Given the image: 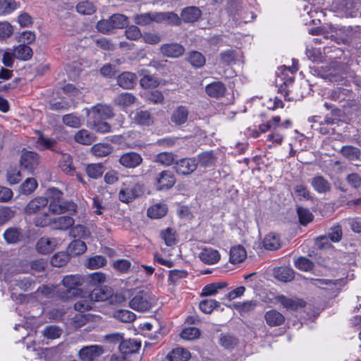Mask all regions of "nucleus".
Wrapping results in <instances>:
<instances>
[{
    "mask_svg": "<svg viewBox=\"0 0 361 361\" xmlns=\"http://www.w3.org/2000/svg\"><path fill=\"white\" fill-rule=\"evenodd\" d=\"M144 192L142 184L134 178H126L121 183L118 199L122 202L129 203L142 196Z\"/></svg>",
    "mask_w": 361,
    "mask_h": 361,
    "instance_id": "1",
    "label": "nucleus"
},
{
    "mask_svg": "<svg viewBox=\"0 0 361 361\" xmlns=\"http://www.w3.org/2000/svg\"><path fill=\"white\" fill-rule=\"evenodd\" d=\"M62 284L66 288L65 290H59L57 292L59 298L63 302L73 300L82 293L81 289L78 288L82 284V280L80 275H68L63 277Z\"/></svg>",
    "mask_w": 361,
    "mask_h": 361,
    "instance_id": "2",
    "label": "nucleus"
},
{
    "mask_svg": "<svg viewBox=\"0 0 361 361\" xmlns=\"http://www.w3.org/2000/svg\"><path fill=\"white\" fill-rule=\"evenodd\" d=\"M49 211L53 214H61L66 212L75 213L77 210V205L73 202L62 200V192L56 188L49 190Z\"/></svg>",
    "mask_w": 361,
    "mask_h": 361,
    "instance_id": "3",
    "label": "nucleus"
},
{
    "mask_svg": "<svg viewBox=\"0 0 361 361\" xmlns=\"http://www.w3.org/2000/svg\"><path fill=\"white\" fill-rule=\"evenodd\" d=\"M154 300L147 292L140 291L130 301V307L134 310L146 312L154 305Z\"/></svg>",
    "mask_w": 361,
    "mask_h": 361,
    "instance_id": "4",
    "label": "nucleus"
},
{
    "mask_svg": "<svg viewBox=\"0 0 361 361\" xmlns=\"http://www.w3.org/2000/svg\"><path fill=\"white\" fill-rule=\"evenodd\" d=\"M87 115L92 120H104L112 118L114 114L110 106L97 104L90 109H87Z\"/></svg>",
    "mask_w": 361,
    "mask_h": 361,
    "instance_id": "5",
    "label": "nucleus"
},
{
    "mask_svg": "<svg viewBox=\"0 0 361 361\" xmlns=\"http://www.w3.org/2000/svg\"><path fill=\"white\" fill-rule=\"evenodd\" d=\"M176 183V178L173 173L164 170L158 173L154 180V185L158 190H168Z\"/></svg>",
    "mask_w": 361,
    "mask_h": 361,
    "instance_id": "6",
    "label": "nucleus"
},
{
    "mask_svg": "<svg viewBox=\"0 0 361 361\" xmlns=\"http://www.w3.org/2000/svg\"><path fill=\"white\" fill-rule=\"evenodd\" d=\"M104 353V347L98 345L85 346L78 352V357L82 361H93Z\"/></svg>",
    "mask_w": 361,
    "mask_h": 361,
    "instance_id": "7",
    "label": "nucleus"
},
{
    "mask_svg": "<svg viewBox=\"0 0 361 361\" xmlns=\"http://www.w3.org/2000/svg\"><path fill=\"white\" fill-rule=\"evenodd\" d=\"M197 166L195 159L184 158L176 162L174 169L177 173L187 176L192 173Z\"/></svg>",
    "mask_w": 361,
    "mask_h": 361,
    "instance_id": "8",
    "label": "nucleus"
},
{
    "mask_svg": "<svg viewBox=\"0 0 361 361\" xmlns=\"http://www.w3.org/2000/svg\"><path fill=\"white\" fill-rule=\"evenodd\" d=\"M142 162V158L138 153L134 152H126L119 159V163L124 167L133 169Z\"/></svg>",
    "mask_w": 361,
    "mask_h": 361,
    "instance_id": "9",
    "label": "nucleus"
},
{
    "mask_svg": "<svg viewBox=\"0 0 361 361\" xmlns=\"http://www.w3.org/2000/svg\"><path fill=\"white\" fill-rule=\"evenodd\" d=\"M202 16L201 10L196 6H188L182 9L180 19L185 23L197 22Z\"/></svg>",
    "mask_w": 361,
    "mask_h": 361,
    "instance_id": "10",
    "label": "nucleus"
},
{
    "mask_svg": "<svg viewBox=\"0 0 361 361\" xmlns=\"http://www.w3.org/2000/svg\"><path fill=\"white\" fill-rule=\"evenodd\" d=\"M188 116V108L180 105L173 111L171 116V121L176 126H182L187 123Z\"/></svg>",
    "mask_w": 361,
    "mask_h": 361,
    "instance_id": "11",
    "label": "nucleus"
},
{
    "mask_svg": "<svg viewBox=\"0 0 361 361\" xmlns=\"http://www.w3.org/2000/svg\"><path fill=\"white\" fill-rule=\"evenodd\" d=\"M74 224V219L69 216H61L54 218L49 223L53 229L60 231H67L71 229Z\"/></svg>",
    "mask_w": 361,
    "mask_h": 361,
    "instance_id": "12",
    "label": "nucleus"
},
{
    "mask_svg": "<svg viewBox=\"0 0 361 361\" xmlns=\"http://www.w3.org/2000/svg\"><path fill=\"white\" fill-rule=\"evenodd\" d=\"M112 289L109 286H103L94 288L89 295L88 298L92 302L105 301L110 299Z\"/></svg>",
    "mask_w": 361,
    "mask_h": 361,
    "instance_id": "13",
    "label": "nucleus"
},
{
    "mask_svg": "<svg viewBox=\"0 0 361 361\" xmlns=\"http://www.w3.org/2000/svg\"><path fill=\"white\" fill-rule=\"evenodd\" d=\"M131 118L133 121L140 126H150L153 123V118L147 111L137 109L132 112Z\"/></svg>",
    "mask_w": 361,
    "mask_h": 361,
    "instance_id": "14",
    "label": "nucleus"
},
{
    "mask_svg": "<svg viewBox=\"0 0 361 361\" xmlns=\"http://www.w3.org/2000/svg\"><path fill=\"white\" fill-rule=\"evenodd\" d=\"M161 52L167 57L177 58L182 56L185 51L183 47L179 44H166L161 47Z\"/></svg>",
    "mask_w": 361,
    "mask_h": 361,
    "instance_id": "15",
    "label": "nucleus"
},
{
    "mask_svg": "<svg viewBox=\"0 0 361 361\" xmlns=\"http://www.w3.org/2000/svg\"><path fill=\"white\" fill-rule=\"evenodd\" d=\"M57 240L55 238L48 237L41 238L36 244L37 250L42 254H47L52 252L56 247Z\"/></svg>",
    "mask_w": 361,
    "mask_h": 361,
    "instance_id": "16",
    "label": "nucleus"
},
{
    "mask_svg": "<svg viewBox=\"0 0 361 361\" xmlns=\"http://www.w3.org/2000/svg\"><path fill=\"white\" fill-rule=\"evenodd\" d=\"M202 262L207 264H214L220 259V254L216 250L212 248H204L199 254Z\"/></svg>",
    "mask_w": 361,
    "mask_h": 361,
    "instance_id": "17",
    "label": "nucleus"
},
{
    "mask_svg": "<svg viewBox=\"0 0 361 361\" xmlns=\"http://www.w3.org/2000/svg\"><path fill=\"white\" fill-rule=\"evenodd\" d=\"M277 301L285 308L290 310H296L299 307H303L305 302L298 298H288L284 295H279L276 298Z\"/></svg>",
    "mask_w": 361,
    "mask_h": 361,
    "instance_id": "18",
    "label": "nucleus"
},
{
    "mask_svg": "<svg viewBox=\"0 0 361 361\" xmlns=\"http://www.w3.org/2000/svg\"><path fill=\"white\" fill-rule=\"evenodd\" d=\"M157 23L166 22L171 25H180V17L174 12H157Z\"/></svg>",
    "mask_w": 361,
    "mask_h": 361,
    "instance_id": "19",
    "label": "nucleus"
},
{
    "mask_svg": "<svg viewBox=\"0 0 361 361\" xmlns=\"http://www.w3.org/2000/svg\"><path fill=\"white\" fill-rule=\"evenodd\" d=\"M226 88L220 81L214 82L207 85L205 87L206 93L212 97L219 98L224 95Z\"/></svg>",
    "mask_w": 361,
    "mask_h": 361,
    "instance_id": "20",
    "label": "nucleus"
},
{
    "mask_svg": "<svg viewBox=\"0 0 361 361\" xmlns=\"http://www.w3.org/2000/svg\"><path fill=\"white\" fill-rule=\"evenodd\" d=\"M137 76L130 72H124L117 78L118 85L124 89L133 88L136 83Z\"/></svg>",
    "mask_w": 361,
    "mask_h": 361,
    "instance_id": "21",
    "label": "nucleus"
},
{
    "mask_svg": "<svg viewBox=\"0 0 361 361\" xmlns=\"http://www.w3.org/2000/svg\"><path fill=\"white\" fill-rule=\"evenodd\" d=\"M133 20L136 25L140 26L149 25L152 22L157 23V12L136 14L133 16Z\"/></svg>",
    "mask_w": 361,
    "mask_h": 361,
    "instance_id": "22",
    "label": "nucleus"
},
{
    "mask_svg": "<svg viewBox=\"0 0 361 361\" xmlns=\"http://www.w3.org/2000/svg\"><path fill=\"white\" fill-rule=\"evenodd\" d=\"M311 185L319 193H326L331 190V183L322 176L312 178Z\"/></svg>",
    "mask_w": 361,
    "mask_h": 361,
    "instance_id": "23",
    "label": "nucleus"
},
{
    "mask_svg": "<svg viewBox=\"0 0 361 361\" xmlns=\"http://www.w3.org/2000/svg\"><path fill=\"white\" fill-rule=\"evenodd\" d=\"M247 257V252L242 245H236L230 250V262L232 264L243 262Z\"/></svg>",
    "mask_w": 361,
    "mask_h": 361,
    "instance_id": "24",
    "label": "nucleus"
},
{
    "mask_svg": "<svg viewBox=\"0 0 361 361\" xmlns=\"http://www.w3.org/2000/svg\"><path fill=\"white\" fill-rule=\"evenodd\" d=\"M264 319L267 324L270 326H279L284 322L283 315L279 312L271 310L265 313Z\"/></svg>",
    "mask_w": 361,
    "mask_h": 361,
    "instance_id": "25",
    "label": "nucleus"
},
{
    "mask_svg": "<svg viewBox=\"0 0 361 361\" xmlns=\"http://www.w3.org/2000/svg\"><path fill=\"white\" fill-rule=\"evenodd\" d=\"M69 235L74 238L87 239L91 235V233L87 227L82 224L73 225L70 231Z\"/></svg>",
    "mask_w": 361,
    "mask_h": 361,
    "instance_id": "26",
    "label": "nucleus"
},
{
    "mask_svg": "<svg viewBox=\"0 0 361 361\" xmlns=\"http://www.w3.org/2000/svg\"><path fill=\"white\" fill-rule=\"evenodd\" d=\"M47 198L39 197L31 200L25 207V212L27 214H34L39 212L48 204Z\"/></svg>",
    "mask_w": 361,
    "mask_h": 361,
    "instance_id": "27",
    "label": "nucleus"
},
{
    "mask_svg": "<svg viewBox=\"0 0 361 361\" xmlns=\"http://www.w3.org/2000/svg\"><path fill=\"white\" fill-rule=\"evenodd\" d=\"M95 140L96 137L85 129L80 130L74 135V140L81 145H89Z\"/></svg>",
    "mask_w": 361,
    "mask_h": 361,
    "instance_id": "28",
    "label": "nucleus"
},
{
    "mask_svg": "<svg viewBox=\"0 0 361 361\" xmlns=\"http://www.w3.org/2000/svg\"><path fill=\"white\" fill-rule=\"evenodd\" d=\"M67 249L69 255L78 256L85 252L87 245L84 241L80 239H75L69 243Z\"/></svg>",
    "mask_w": 361,
    "mask_h": 361,
    "instance_id": "29",
    "label": "nucleus"
},
{
    "mask_svg": "<svg viewBox=\"0 0 361 361\" xmlns=\"http://www.w3.org/2000/svg\"><path fill=\"white\" fill-rule=\"evenodd\" d=\"M140 75H142V78L140 80V83L143 88H154L159 85L158 80L153 75L148 74L147 71H140Z\"/></svg>",
    "mask_w": 361,
    "mask_h": 361,
    "instance_id": "30",
    "label": "nucleus"
},
{
    "mask_svg": "<svg viewBox=\"0 0 361 361\" xmlns=\"http://www.w3.org/2000/svg\"><path fill=\"white\" fill-rule=\"evenodd\" d=\"M140 343L133 339L123 340L119 345V350L123 354H130L137 352Z\"/></svg>",
    "mask_w": 361,
    "mask_h": 361,
    "instance_id": "31",
    "label": "nucleus"
},
{
    "mask_svg": "<svg viewBox=\"0 0 361 361\" xmlns=\"http://www.w3.org/2000/svg\"><path fill=\"white\" fill-rule=\"evenodd\" d=\"M274 276L282 282H289L294 279V271L288 267H279L274 270Z\"/></svg>",
    "mask_w": 361,
    "mask_h": 361,
    "instance_id": "32",
    "label": "nucleus"
},
{
    "mask_svg": "<svg viewBox=\"0 0 361 361\" xmlns=\"http://www.w3.org/2000/svg\"><path fill=\"white\" fill-rule=\"evenodd\" d=\"M264 247L269 250H276L281 246L280 239L277 234L270 233L267 234L263 240Z\"/></svg>",
    "mask_w": 361,
    "mask_h": 361,
    "instance_id": "33",
    "label": "nucleus"
},
{
    "mask_svg": "<svg viewBox=\"0 0 361 361\" xmlns=\"http://www.w3.org/2000/svg\"><path fill=\"white\" fill-rule=\"evenodd\" d=\"M167 357L171 361H188L190 358V353L183 348H177L173 350Z\"/></svg>",
    "mask_w": 361,
    "mask_h": 361,
    "instance_id": "34",
    "label": "nucleus"
},
{
    "mask_svg": "<svg viewBox=\"0 0 361 361\" xmlns=\"http://www.w3.org/2000/svg\"><path fill=\"white\" fill-rule=\"evenodd\" d=\"M136 97L131 93L124 92L118 95L114 100L116 105L127 107L135 102Z\"/></svg>",
    "mask_w": 361,
    "mask_h": 361,
    "instance_id": "35",
    "label": "nucleus"
},
{
    "mask_svg": "<svg viewBox=\"0 0 361 361\" xmlns=\"http://www.w3.org/2000/svg\"><path fill=\"white\" fill-rule=\"evenodd\" d=\"M105 168L102 164H90L85 167L87 175L94 179H97L102 176Z\"/></svg>",
    "mask_w": 361,
    "mask_h": 361,
    "instance_id": "36",
    "label": "nucleus"
},
{
    "mask_svg": "<svg viewBox=\"0 0 361 361\" xmlns=\"http://www.w3.org/2000/svg\"><path fill=\"white\" fill-rule=\"evenodd\" d=\"M39 163L38 155L33 152H24V169L32 171Z\"/></svg>",
    "mask_w": 361,
    "mask_h": 361,
    "instance_id": "37",
    "label": "nucleus"
},
{
    "mask_svg": "<svg viewBox=\"0 0 361 361\" xmlns=\"http://www.w3.org/2000/svg\"><path fill=\"white\" fill-rule=\"evenodd\" d=\"M91 152L97 157H103L109 155L111 151L112 147L109 144L98 143L94 145L91 147Z\"/></svg>",
    "mask_w": 361,
    "mask_h": 361,
    "instance_id": "38",
    "label": "nucleus"
},
{
    "mask_svg": "<svg viewBox=\"0 0 361 361\" xmlns=\"http://www.w3.org/2000/svg\"><path fill=\"white\" fill-rule=\"evenodd\" d=\"M111 19L109 17L107 19H102L96 24V29L98 32L104 35H109L114 32L115 28L111 23Z\"/></svg>",
    "mask_w": 361,
    "mask_h": 361,
    "instance_id": "39",
    "label": "nucleus"
},
{
    "mask_svg": "<svg viewBox=\"0 0 361 361\" xmlns=\"http://www.w3.org/2000/svg\"><path fill=\"white\" fill-rule=\"evenodd\" d=\"M59 166L61 170L68 175H73L75 168L73 166L72 157L68 154H63Z\"/></svg>",
    "mask_w": 361,
    "mask_h": 361,
    "instance_id": "40",
    "label": "nucleus"
},
{
    "mask_svg": "<svg viewBox=\"0 0 361 361\" xmlns=\"http://www.w3.org/2000/svg\"><path fill=\"white\" fill-rule=\"evenodd\" d=\"M106 264V259L101 255L89 257L85 262V267L90 269H97L104 267Z\"/></svg>",
    "mask_w": 361,
    "mask_h": 361,
    "instance_id": "41",
    "label": "nucleus"
},
{
    "mask_svg": "<svg viewBox=\"0 0 361 361\" xmlns=\"http://www.w3.org/2000/svg\"><path fill=\"white\" fill-rule=\"evenodd\" d=\"M167 212V207L165 204H157L150 207L147 210V215L152 219L163 217Z\"/></svg>",
    "mask_w": 361,
    "mask_h": 361,
    "instance_id": "42",
    "label": "nucleus"
},
{
    "mask_svg": "<svg viewBox=\"0 0 361 361\" xmlns=\"http://www.w3.org/2000/svg\"><path fill=\"white\" fill-rule=\"evenodd\" d=\"M188 61L195 68H201L206 62L204 56L200 52L196 51L189 53Z\"/></svg>",
    "mask_w": 361,
    "mask_h": 361,
    "instance_id": "43",
    "label": "nucleus"
},
{
    "mask_svg": "<svg viewBox=\"0 0 361 361\" xmlns=\"http://www.w3.org/2000/svg\"><path fill=\"white\" fill-rule=\"evenodd\" d=\"M4 237L8 243H16L21 238L20 229L17 228H9L5 231Z\"/></svg>",
    "mask_w": 361,
    "mask_h": 361,
    "instance_id": "44",
    "label": "nucleus"
},
{
    "mask_svg": "<svg viewBox=\"0 0 361 361\" xmlns=\"http://www.w3.org/2000/svg\"><path fill=\"white\" fill-rule=\"evenodd\" d=\"M199 164L201 166L207 168L214 165L216 157L212 152H204L198 156Z\"/></svg>",
    "mask_w": 361,
    "mask_h": 361,
    "instance_id": "45",
    "label": "nucleus"
},
{
    "mask_svg": "<svg viewBox=\"0 0 361 361\" xmlns=\"http://www.w3.org/2000/svg\"><path fill=\"white\" fill-rule=\"evenodd\" d=\"M11 297L16 303L20 305L23 301V286L20 283H13L11 284Z\"/></svg>",
    "mask_w": 361,
    "mask_h": 361,
    "instance_id": "46",
    "label": "nucleus"
},
{
    "mask_svg": "<svg viewBox=\"0 0 361 361\" xmlns=\"http://www.w3.org/2000/svg\"><path fill=\"white\" fill-rule=\"evenodd\" d=\"M63 330L55 325L48 326L42 331V335L47 339H56L61 336Z\"/></svg>",
    "mask_w": 361,
    "mask_h": 361,
    "instance_id": "47",
    "label": "nucleus"
},
{
    "mask_svg": "<svg viewBox=\"0 0 361 361\" xmlns=\"http://www.w3.org/2000/svg\"><path fill=\"white\" fill-rule=\"evenodd\" d=\"M111 19V23L115 28V30L117 29H122L126 26H128L129 21L128 18L121 13H115L110 16Z\"/></svg>",
    "mask_w": 361,
    "mask_h": 361,
    "instance_id": "48",
    "label": "nucleus"
},
{
    "mask_svg": "<svg viewBox=\"0 0 361 361\" xmlns=\"http://www.w3.org/2000/svg\"><path fill=\"white\" fill-rule=\"evenodd\" d=\"M70 259L69 254L65 252L56 253L51 259V264L56 267L65 265Z\"/></svg>",
    "mask_w": 361,
    "mask_h": 361,
    "instance_id": "49",
    "label": "nucleus"
},
{
    "mask_svg": "<svg viewBox=\"0 0 361 361\" xmlns=\"http://www.w3.org/2000/svg\"><path fill=\"white\" fill-rule=\"evenodd\" d=\"M341 154L350 160H357L360 157V150L353 146H345L341 149Z\"/></svg>",
    "mask_w": 361,
    "mask_h": 361,
    "instance_id": "50",
    "label": "nucleus"
},
{
    "mask_svg": "<svg viewBox=\"0 0 361 361\" xmlns=\"http://www.w3.org/2000/svg\"><path fill=\"white\" fill-rule=\"evenodd\" d=\"M258 302L257 300H249L243 302H238L235 304V308L240 314L247 313L253 311L257 307Z\"/></svg>",
    "mask_w": 361,
    "mask_h": 361,
    "instance_id": "51",
    "label": "nucleus"
},
{
    "mask_svg": "<svg viewBox=\"0 0 361 361\" xmlns=\"http://www.w3.org/2000/svg\"><path fill=\"white\" fill-rule=\"evenodd\" d=\"M77 11L82 15H91L96 11L93 4L88 1H81L76 6Z\"/></svg>",
    "mask_w": 361,
    "mask_h": 361,
    "instance_id": "52",
    "label": "nucleus"
},
{
    "mask_svg": "<svg viewBox=\"0 0 361 361\" xmlns=\"http://www.w3.org/2000/svg\"><path fill=\"white\" fill-rule=\"evenodd\" d=\"M219 306V302L212 299L203 300L199 305L201 311L206 314H211Z\"/></svg>",
    "mask_w": 361,
    "mask_h": 361,
    "instance_id": "53",
    "label": "nucleus"
},
{
    "mask_svg": "<svg viewBox=\"0 0 361 361\" xmlns=\"http://www.w3.org/2000/svg\"><path fill=\"white\" fill-rule=\"evenodd\" d=\"M200 331L196 327L185 328L180 334V338L188 341L197 339L200 337Z\"/></svg>",
    "mask_w": 361,
    "mask_h": 361,
    "instance_id": "54",
    "label": "nucleus"
},
{
    "mask_svg": "<svg viewBox=\"0 0 361 361\" xmlns=\"http://www.w3.org/2000/svg\"><path fill=\"white\" fill-rule=\"evenodd\" d=\"M62 121L64 125L71 128H79L82 125L81 118L73 114H66L63 116Z\"/></svg>",
    "mask_w": 361,
    "mask_h": 361,
    "instance_id": "55",
    "label": "nucleus"
},
{
    "mask_svg": "<svg viewBox=\"0 0 361 361\" xmlns=\"http://www.w3.org/2000/svg\"><path fill=\"white\" fill-rule=\"evenodd\" d=\"M175 155L171 152H161L155 157V161L162 165L170 166L173 163Z\"/></svg>",
    "mask_w": 361,
    "mask_h": 361,
    "instance_id": "56",
    "label": "nucleus"
},
{
    "mask_svg": "<svg viewBox=\"0 0 361 361\" xmlns=\"http://www.w3.org/2000/svg\"><path fill=\"white\" fill-rule=\"evenodd\" d=\"M90 318V314H78L70 319V324L75 328H80L85 325Z\"/></svg>",
    "mask_w": 361,
    "mask_h": 361,
    "instance_id": "57",
    "label": "nucleus"
},
{
    "mask_svg": "<svg viewBox=\"0 0 361 361\" xmlns=\"http://www.w3.org/2000/svg\"><path fill=\"white\" fill-rule=\"evenodd\" d=\"M297 212L300 223L303 226L307 225L313 219L312 214L307 209L303 207H298Z\"/></svg>",
    "mask_w": 361,
    "mask_h": 361,
    "instance_id": "58",
    "label": "nucleus"
},
{
    "mask_svg": "<svg viewBox=\"0 0 361 361\" xmlns=\"http://www.w3.org/2000/svg\"><path fill=\"white\" fill-rule=\"evenodd\" d=\"M21 179L20 166L11 167L7 172V180L10 184H16Z\"/></svg>",
    "mask_w": 361,
    "mask_h": 361,
    "instance_id": "59",
    "label": "nucleus"
},
{
    "mask_svg": "<svg viewBox=\"0 0 361 361\" xmlns=\"http://www.w3.org/2000/svg\"><path fill=\"white\" fill-rule=\"evenodd\" d=\"M295 266L304 271H307L311 269H312L314 267V264L312 261H310L309 259L304 257H300L298 259L295 260Z\"/></svg>",
    "mask_w": 361,
    "mask_h": 361,
    "instance_id": "60",
    "label": "nucleus"
},
{
    "mask_svg": "<svg viewBox=\"0 0 361 361\" xmlns=\"http://www.w3.org/2000/svg\"><path fill=\"white\" fill-rule=\"evenodd\" d=\"M92 130L100 133H106L111 131V126L106 121H100L99 120H92L91 125Z\"/></svg>",
    "mask_w": 361,
    "mask_h": 361,
    "instance_id": "61",
    "label": "nucleus"
},
{
    "mask_svg": "<svg viewBox=\"0 0 361 361\" xmlns=\"http://www.w3.org/2000/svg\"><path fill=\"white\" fill-rule=\"evenodd\" d=\"M87 280L90 285L95 286L106 281V275L102 272H94L88 275Z\"/></svg>",
    "mask_w": 361,
    "mask_h": 361,
    "instance_id": "62",
    "label": "nucleus"
},
{
    "mask_svg": "<svg viewBox=\"0 0 361 361\" xmlns=\"http://www.w3.org/2000/svg\"><path fill=\"white\" fill-rule=\"evenodd\" d=\"M126 37L130 40H137L142 37L140 29L136 25L127 27L125 31Z\"/></svg>",
    "mask_w": 361,
    "mask_h": 361,
    "instance_id": "63",
    "label": "nucleus"
},
{
    "mask_svg": "<svg viewBox=\"0 0 361 361\" xmlns=\"http://www.w3.org/2000/svg\"><path fill=\"white\" fill-rule=\"evenodd\" d=\"M237 343V339L228 334L222 335L220 338V345L227 349L234 348Z\"/></svg>",
    "mask_w": 361,
    "mask_h": 361,
    "instance_id": "64",
    "label": "nucleus"
}]
</instances>
